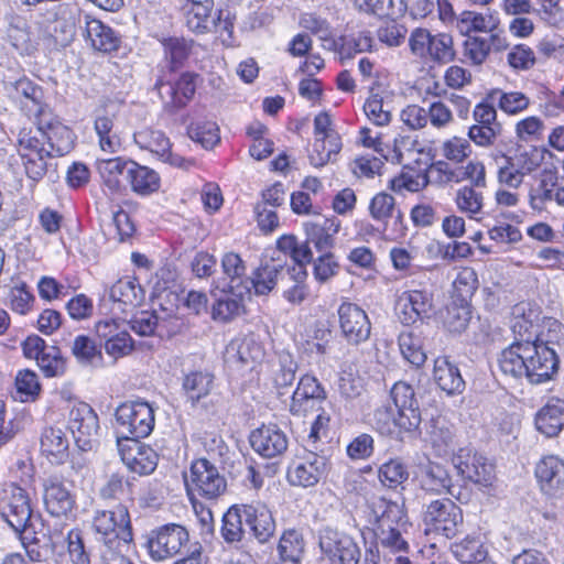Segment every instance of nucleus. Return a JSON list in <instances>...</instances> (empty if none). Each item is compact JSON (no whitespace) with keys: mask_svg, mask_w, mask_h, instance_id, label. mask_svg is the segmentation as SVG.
Returning a JSON list of instances; mask_svg holds the SVG:
<instances>
[{"mask_svg":"<svg viewBox=\"0 0 564 564\" xmlns=\"http://www.w3.org/2000/svg\"><path fill=\"white\" fill-rule=\"evenodd\" d=\"M332 120L327 112L318 113L314 119V134L315 138H328L329 152H339L341 149L340 137L330 128Z\"/></svg>","mask_w":564,"mask_h":564,"instance_id":"nucleus-63","label":"nucleus"},{"mask_svg":"<svg viewBox=\"0 0 564 564\" xmlns=\"http://www.w3.org/2000/svg\"><path fill=\"white\" fill-rule=\"evenodd\" d=\"M7 36L11 45L22 55H30L35 51L29 28L23 19H15L8 28Z\"/></svg>","mask_w":564,"mask_h":564,"instance_id":"nucleus-46","label":"nucleus"},{"mask_svg":"<svg viewBox=\"0 0 564 564\" xmlns=\"http://www.w3.org/2000/svg\"><path fill=\"white\" fill-rule=\"evenodd\" d=\"M371 524L379 544L392 552H405L409 547V522L403 506L384 498L375 499L371 505Z\"/></svg>","mask_w":564,"mask_h":564,"instance_id":"nucleus-1","label":"nucleus"},{"mask_svg":"<svg viewBox=\"0 0 564 564\" xmlns=\"http://www.w3.org/2000/svg\"><path fill=\"white\" fill-rule=\"evenodd\" d=\"M134 448L122 453V460L127 467L139 475H149L155 470L158 454L149 446L140 445L138 441L132 442Z\"/></svg>","mask_w":564,"mask_h":564,"instance_id":"nucleus-35","label":"nucleus"},{"mask_svg":"<svg viewBox=\"0 0 564 564\" xmlns=\"http://www.w3.org/2000/svg\"><path fill=\"white\" fill-rule=\"evenodd\" d=\"M328 459L324 455L307 452L289 467L288 479L293 486L313 487L326 475Z\"/></svg>","mask_w":564,"mask_h":564,"instance_id":"nucleus-15","label":"nucleus"},{"mask_svg":"<svg viewBox=\"0 0 564 564\" xmlns=\"http://www.w3.org/2000/svg\"><path fill=\"white\" fill-rule=\"evenodd\" d=\"M534 476L541 492L560 498L564 492V460L557 455H545L534 467Z\"/></svg>","mask_w":564,"mask_h":564,"instance_id":"nucleus-18","label":"nucleus"},{"mask_svg":"<svg viewBox=\"0 0 564 564\" xmlns=\"http://www.w3.org/2000/svg\"><path fill=\"white\" fill-rule=\"evenodd\" d=\"M341 335L350 345H359L369 339L371 323L367 313L355 303L344 302L338 307Z\"/></svg>","mask_w":564,"mask_h":564,"instance_id":"nucleus-14","label":"nucleus"},{"mask_svg":"<svg viewBox=\"0 0 564 564\" xmlns=\"http://www.w3.org/2000/svg\"><path fill=\"white\" fill-rule=\"evenodd\" d=\"M263 355V348L253 335H241L226 346L224 361L228 369L246 372L251 371L262 360Z\"/></svg>","mask_w":564,"mask_h":564,"instance_id":"nucleus-8","label":"nucleus"},{"mask_svg":"<svg viewBox=\"0 0 564 564\" xmlns=\"http://www.w3.org/2000/svg\"><path fill=\"white\" fill-rule=\"evenodd\" d=\"M186 26L196 34H204L212 30L215 20L212 18L213 9L199 7H183Z\"/></svg>","mask_w":564,"mask_h":564,"instance_id":"nucleus-49","label":"nucleus"},{"mask_svg":"<svg viewBox=\"0 0 564 564\" xmlns=\"http://www.w3.org/2000/svg\"><path fill=\"white\" fill-rule=\"evenodd\" d=\"M36 361L46 377H58L66 370V360L56 346L48 347Z\"/></svg>","mask_w":564,"mask_h":564,"instance_id":"nucleus-60","label":"nucleus"},{"mask_svg":"<svg viewBox=\"0 0 564 564\" xmlns=\"http://www.w3.org/2000/svg\"><path fill=\"white\" fill-rule=\"evenodd\" d=\"M133 139L141 149L150 151L172 166L188 170L194 164L192 160L172 153L170 139L160 130L145 128L135 132Z\"/></svg>","mask_w":564,"mask_h":564,"instance_id":"nucleus-17","label":"nucleus"},{"mask_svg":"<svg viewBox=\"0 0 564 564\" xmlns=\"http://www.w3.org/2000/svg\"><path fill=\"white\" fill-rule=\"evenodd\" d=\"M37 131L43 140L41 142L46 147L47 152H53L54 158L67 154L74 147L75 135L73 131L59 120H57L51 110L44 111L36 118Z\"/></svg>","mask_w":564,"mask_h":564,"instance_id":"nucleus-11","label":"nucleus"},{"mask_svg":"<svg viewBox=\"0 0 564 564\" xmlns=\"http://www.w3.org/2000/svg\"><path fill=\"white\" fill-rule=\"evenodd\" d=\"M184 482L188 496H198L208 500L217 499L227 489L226 478L206 458L192 462L188 473H184Z\"/></svg>","mask_w":564,"mask_h":564,"instance_id":"nucleus-5","label":"nucleus"},{"mask_svg":"<svg viewBox=\"0 0 564 564\" xmlns=\"http://www.w3.org/2000/svg\"><path fill=\"white\" fill-rule=\"evenodd\" d=\"M536 430L547 437H554L564 429V400L553 398L542 406L534 419Z\"/></svg>","mask_w":564,"mask_h":564,"instance_id":"nucleus-27","label":"nucleus"},{"mask_svg":"<svg viewBox=\"0 0 564 564\" xmlns=\"http://www.w3.org/2000/svg\"><path fill=\"white\" fill-rule=\"evenodd\" d=\"M496 41H499L496 34L488 36L466 35L463 43V55L471 65H481L490 53L491 44H495Z\"/></svg>","mask_w":564,"mask_h":564,"instance_id":"nucleus-40","label":"nucleus"},{"mask_svg":"<svg viewBox=\"0 0 564 564\" xmlns=\"http://www.w3.org/2000/svg\"><path fill=\"white\" fill-rule=\"evenodd\" d=\"M505 162L511 166V170L519 172L522 176H525L540 166L541 159L536 150L518 151L511 156H506Z\"/></svg>","mask_w":564,"mask_h":564,"instance_id":"nucleus-61","label":"nucleus"},{"mask_svg":"<svg viewBox=\"0 0 564 564\" xmlns=\"http://www.w3.org/2000/svg\"><path fill=\"white\" fill-rule=\"evenodd\" d=\"M12 96L18 99L22 108L26 111L29 117L35 119L50 110L46 105L42 104L43 91L42 88L35 85L30 79L23 77L12 84Z\"/></svg>","mask_w":564,"mask_h":564,"instance_id":"nucleus-26","label":"nucleus"},{"mask_svg":"<svg viewBox=\"0 0 564 564\" xmlns=\"http://www.w3.org/2000/svg\"><path fill=\"white\" fill-rule=\"evenodd\" d=\"M44 505L53 517H67L75 508V497L56 479H48L44 486Z\"/></svg>","mask_w":564,"mask_h":564,"instance_id":"nucleus-23","label":"nucleus"},{"mask_svg":"<svg viewBox=\"0 0 564 564\" xmlns=\"http://www.w3.org/2000/svg\"><path fill=\"white\" fill-rule=\"evenodd\" d=\"M188 541L189 535L184 527L169 523L150 532L147 547L152 560L164 561L180 553Z\"/></svg>","mask_w":564,"mask_h":564,"instance_id":"nucleus-7","label":"nucleus"},{"mask_svg":"<svg viewBox=\"0 0 564 564\" xmlns=\"http://www.w3.org/2000/svg\"><path fill=\"white\" fill-rule=\"evenodd\" d=\"M453 465L464 479L482 487L490 486L495 478L494 465L478 453L459 449L453 457Z\"/></svg>","mask_w":564,"mask_h":564,"instance_id":"nucleus-16","label":"nucleus"},{"mask_svg":"<svg viewBox=\"0 0 564 564\" xmlns=\"http://www.w3.org/2000/svg\"><path fill=\"white\" fill-rule=\"evenodd\" d=\"M433 311V294L426 290H409L403 292L397 302V314L404 325L430 317Z\"/></svg>","mask_w":564,"mask_h":564,"instance_id":"nucleus-19","label":"nucleus"},{"mask_svg":"<svg viewBox=\"0 0 564 564\" xmlns=\"http://www.w3.org/2000/svg\"><path fill=\"white\" fill-rule=\"evenodd\" d=\"M424 522L445 538H454L463 525L462 509L448 498L431 501L424 511Z\"/></svg>","mask_w":564,"mask_h":564,"instance_id":"nucleus-9","label":"nucleus"},{"mask_svg":"<svg viewBox=\"0 0 564 564\" xmlns=\"http://www.w3.org/2000/svg\"><path fill=\"white\" fill-rule=\"evenodd\" d=\"M470 318L471 312L468 305L452 303L446 307L444 325L448 332L462 334L467 329Z\"/></svg>","mask_w":564,"mask_h":564,"instance_id":"nucleus-51","label":"nucleus"},{"mask_svg":"<svg viewBox=\"0 0 564 564\" xmlns=\"http://www.w3.org/2000/svg\"><path fill=\"white\" fill-rule=\"evenodd\" d=\"M69 442L59 427H46L41 435V451L53 464H62L68 457Z\"/></svg>","mask_w":564,"mask_h":564,"instance_id":"nucleus-33","label":"nucleus"},{"mask_svg":"<svg viewBox=\"0 0 564 564\" xmlns=\"http://www.w3.org/2000/svg\"><path fill=\"white\" fill-rule=\"evenodd\" d=\"M96 540L107 546H129L133 541L130 514L123 505L111 510H95L90 521Z\"/></svg>","mask_w":564,"mask_h":564,"instance_id":"nucleus-2","label":"nucleus"},{"mask_svg":"<svg viewBox=\"0 0 564 564\" xmlns=\"http://www.w3.org/2000/svg\"><path fill=\"white\" fill-rule=\"evenodd\" d=\"M525 343H514L503 349L498 358V366L505 376L514 379L527 378L528 367Z\"/></svg>","mask_w":564,"mask_h":564,"instance_id":"nucleus-32","label":"nucleus"},{"mask_svg":"<svg viewBox=\"0 0 564 564\" xmlns=\"http://www.w3.org/2000/svg\"><path fill=\"white\" fill-rule=\"evenodd\" d=\"M68 429L77 447L84 452L90 451L97 442L98 416L89 404L80 402L69 412Z\"/></svg>","mask_w":564,"mask_h":564,"instance_id":"nucleus-12","label":"nucleus"},{"mask_svg":"<svg viewBox=\"0 0 564 564\" xmlns=\"http://www.w3.org/2000/svg\"><path fill=\"white\" fill-rule=\"evenodd\" d=\"M457 28L462 34L470 35V32L489 33L495 28L491 17H485L481 13L464 11L457 21Z\"/></svg>","mask_w":564,"mask_h":564,"instance_id":"nucleus-54","label":"nucleus"},{"mask_svg":"<svg viewBox=\"0 0 564 564\" xmlns=\"http://www.w3.org/2000/svg\"><path fill=\"white\" fill-rule=\"evenodd\" d=\"M247 528L259 543H267L275 532V521L271 511L262 505H247Z\"/></svg>","mask_w":564,"mask_h":564,"instance_id":"nucleus-29","label":"nucleus"},{"mask_svg":"<svg viewBox=\"0 0 564 564\" xmlns=\"http://www.w3.org/2000/svg\"><path fill=\"white\" fill-rule=\"evenodd\" d=\"M118 446L121 440L135 442L148 437L154 429V409L145 401H131L120 404L116 410Z\"/></svg>","mask_w":564,"mask_h":564,"instance_id":"nucleus-3","label":"nucleus"},{"mask_svg":"<svg viewBox=\"0 0 564 564\" xmlns=\"http://www.w3.org/2000/svg\"><path fill=\"white\" fill-rule=\"evenodd\" d=\"M133 161H126L122 158L102 159L97 162V170L104 184L112 192L120 191L121 177L128 180V171Z\"/></svg>","mask_w":564,"mask_h":564,"instance_id":"nucleus-36","label":"nucleus"},{"mask_svg":"<svg viewBox=\"0 0 564 564\" xmlns=\"http://www.w3.org/2000/svg\"><path fill=\"white\" fill-rule=\"evenodd\" d=\"M340 59H350L358 53L371 52L375 45L369 32L340 36Z\"/></svg>","mask_w":564,"mask_h":564,"instance_id":"nucleus-47","label":"nucleus"},{"mask_svg":"<svg viewBox=\"0 0 564 564\" xmlns=\"http://www.w3.org/2000/svg\"><path fill=\"white\" fill-rule=\"evenodd\" d=\"M496 95H499L498 105L500 109L510 115L527 109L530 104L529 98L520 91L501 93L495 90L488 96V99L495 100Z\"/></svg>","mask_w":564,"mask_h":564,"instance_id":"nucleus-62","label":"nucleus"},{"mask_svg":"<svg viewBox=\"0 0 564 564\" xmlns=\"http://www.w3.org/2000/svg\"><path fill=\"white\" fill-rule=\"evenodd\" d=\"M109 297L123 306H138L144 299V291L134 278L118 280L109 289Z\"/></svg>","mask_w":564,"mask_h":564,"instance_id":"nucleus-38","label":"nucleus"},{"mask_svg":"<svg viewBox=\"0 0 564 564\" xmlns=\"http://www.w3.org/2000/svg\"><path fill=\"white\" fill-rule=\"evenodd\" d=\"M251 447L265 458L281 456L289 446L285 432L275 424L262 425L250 435Z\"/></svg>","mask_w":564,"mask_h":564,"instance_id":"nucleus-20","label":"nucleus"},{"mask_svg":"<svg viewBox=\"0 0 564 564\" xmlns=\"http://www.w3.org/2000/svg\"><path fill=\"white\" fill-rule=\"evenodd\" d=\"M395 212L398 217H400L401 213L395 208V199L388 193H378L370 200L369 213L377 221L387 224L388 219L392 218Z\"/></svg>","mask_w":564,"mask_h":564,"instance_id":"nucleus-53","label":"nucleus"},{"mask_svg":"<svg viewBox=\"0 0 564 564\" xmlns=\"http://www.w3.org/2000/svg\"><path fill=\"white\" fill-rule=\"evenodd\" d=\"M433 378L436 384L447 394H459L465 389V381L456 365L447 356L434 360Z\"/></svg>","mask_w":564,"mask_h":564,"instance_id":"nucleus-30","label":"nucleus"},{"mask_svg":"<svg viewBox=\"0 0 564 564\" xmlns=\"http://www.w3.org/2000/svg\"><path fill=\"white\" fill-rule=\"evenodd\" d=\"M85 23L86 36L96 51L110 53L119 47L120 39L110 26L88 15L85 17Z\"/></svg>","mask_w":564,"mask_h":564,"instance_id":"nucleus-31","label":"nucleus"},{"mask_svg":"<svg viewBox=\"0 0 564 564\" xmlns=\"http://www.w3.org/2000/svg\"><path fill=\"white\" fill-rule=\"evenodd\" d=\"M215 382V376L208 370H191L184 375L182 380V391L186 401L192 406L210 394Z\"/></svg>","mask_w":564,"mask_h":564,"instance_id":"nucleus-28","label":"nucleus"},{"mask_svg":"<svg viewBox=\"0 0 564 564\" xmlns=\"http://www.w3.org/2000/svg\"><path fill=\"white\" fill-rule=\"evenodd\" d=\"M355 6L359 11L379 18L394 19L404 11L402 0H355Z\"/></svg>","mask_w":564,"mask_h":564,"instance_id":"nucleus-43","label":"nucleus"},{"mask_svg":"<svg viewBox=\"0 0 564 564\" xmlns=\"http://www.w3.org/2000/svg\"><path fill=\"white\" fill-rule=\"evenodd\" d=\"M276 551L282 564H301L305 553L303 534L295 529L285 530L279 540Z\"/></svg>","mask_w":564,"mask_h":564,"instance_id":"nucleus-34","label":"nucleus"},{"mask_svg":"<svg viewBox=\"0 0 564 564\" xmlns=\"http://www.w3.org/2000/svg\"><path fill=\"white\" fill-rule=\"evenodd\" d=\"M292 267L280 260L271 259L262 262L252 273L251 283L258 295H268L280 280L291 274Z\"/></svg>","mask_w":564,"mask_h":564,"instance_id":"nucleus-22","label":"nucleus"},{"mask_svg":"<svg viewBox=\"0 0 564 564\" xmlns=\"http://www.w3.org/2000/svg\"><path fill=\"white\" fill-rule=\"evenodd\" d=\"M478 187L463 186L456 192L455 203L457 208L470 217L481 212L484 204L482 193Z\"/></svg>","mask_w":564,"mask_h":564,"instance_id":"nucleus-52","label":"nucleus"},{"mask_svg":"<svg viewBox=\"0 0 564 564\" xmlns=\"http://www.w3.org/2000/svg\"><path fill=\"white\" fill-rule=\"evenodd\" d=\"M0 516L19 534L33 528L30 499L23 488L10 484L0 491Z\"/></svg>","mask_w":564,"mask_h":564,"instance_id":"nucleus-6","label":"nucleus"},{"mask_svg":"<svg viewBox=\"0 0 564 564\" xmlns=\"http://www.w3.org/2000/svg\"><path fill=\"white\" fill-rule=\"evenodd\" d=\"M527 379L530 383L539 384L552 379L558 369V358L553 348L545 343H525Z\"/></svg>","mask_w":564,"mask_h":564,"instance_id":"nucleus-13","label":"nucleus"},{"mask_svg":"<svg viewBox=\"0 0 564 564\" xmlns=\"http://www.w3.org/2000/svg\"><path fill=\"white\" fill-rule=\"evenodd\" d=\"M455 58L453 37L447 33L431 36L427 59L437 63H449Z\"/></svg>","mask_w":564,"mask_h":564,"instance_id":"nucleus-50","label":"nucleus"},{"mask_svg":"<svg viewBox=\"0 0 564 564\" xmlns=\"http://www.w3.org/2000/svg\"><path fill=\"white\" fill-rule=\"evenodd\" d=\"M18 153L24 169L25 176L35 185L48 173L54 171L52 162L55 159L41 140L31 130L22 129L18 135Z\"/></svg>","mask_w":564,"mask_h":564,"instance_id":"nucleus-4","label":"nucleus"},{"mask_svg":"<svg viewBox=\"0 0 564 564\" xmlns=\"http://www.w3.org/2000/svg\"><path fill=\"white\" fill-rule=\"evenodd\" d=\"M378 477L383 486L395 488L408 479L409 473L402 462L390 459L380 466Z\"/></svg>","mask_w":564,"mask_h":564,"instance_id":"nucleus-58","label":"nucleus"},{"mask_svg":"<svg viewBox=\"0 0 564 564\" xmlns=\"http://www.w3.org/2000/svg\"><path fill=\"white\" fill-rule=\"evenodd\" d=\"M247 505L230 507L223 517L221 536L227 543L240 542L246 533Z\"/></svg>","mask_w":564,"mask_h":564,"instance_id":"nucleus-39","label":"nucleus"},{"mask_svg":"<svg viewBox=\"0 0 564 564\" xmlns=\"http://www.w3.org/2000/svg\"><path fill=\"white\" fill-rule=\"evenodd\" d=\"M72 354L84 366L98 367L102 364V352L95 340L86 335L75 337Z\"/></svg>","mask_w":564,"mask_h":564,"instance_id":"nucleus-42","label":"nucleus"},{"mask_svg":"<svg viewBox=\"0 0 564 564\" xmlns=\"http://www.w3.org/2000/svg\"><path fill=\"white\" fill-rule=\"evenodd\" d=\"M373 429L383 436L402 440L404 434L414 433L419 426H408L403 414L390 404L378 406L372 416Z\"/></svg>","mask_w":564,"mask_h":564,"instance_id":"nucleus-21","label":"nucleus"},{"mask_svg":"<svg viewBox=\"0 0 564 564\" xmlns=\"http://www.w3.org/2000/svg\"><path fill=\"white\" fill-rule=\"evenodd\" d=\"M221 268L224 274L229 279V289L234 292L242 283L246 276V265L238 253L227 252L221 259Z\"/></svg>","mask_w":564,"mask_h":564,"instance_id":"nucleus-59","label":"nucleus"},{"mask_svg":"<svg viewBox=\"0 0 564 564\" xmlns=\"http://www.w3.org/2000/svg\"><path fill=\"white\" fill-rule=\"evenodd\" d=\"M187 133L193 141L200 143L205 149L219 142L218 128L215 123H192Z\"/></svg>","mask_w":564,"mask_h":564,"instance_id":"nucleus-64","label":"nucleus"},{"mask_svg":"<svg viewBox=\"0 0 564 564\" xmlns=\"http://www.w3.org/2000/svg\"><path fill=\"white\" fill-rule=\"evenodd\" d=\"M129 167L128 182L134 193L145 196L160 188L161 180L158 172L134 161Z\"/></svg>","mask_w":564,"mask_h":564,"instance_id":"nucleus-37","label":"nucleus"},{"mask_svg":"<svg viewBox=\"0 0 564 564\" xmlns=\"http://www.w3.org/2000/svg\"><path fill=\"white\" fill-rule=\"evenodd\" d=\"M427 435L431 444L438 453H445L454 442L452 427L442 419L431 421Z\"/></svg>","mask_w":564,"mask_h":564,"instance_id":"nucleus-55","label":"nucleus"},{"mask_svg":"<svg viewBox=\"0 0 564 564\" xmlns=\"http://www.w3.org/2000/svg\"><path fill=\"white\" fill-rule=\"evenodd\" d=\"M419 480L425 491L455 496L452 477L447 468L440 463L427 462L421 465Z\"/></svg>","mask_w":564,"mask_h":564,"instance_id":"nucleus-25","label":"nucleus"},{"mask_svg":"<svg viewBox=\"0 0 564 564\" xmlns=\"http://www.w3.org/2000/svg\"><path fill=\"white\" fill-rule=\"evenodd\" d=\"M402 356L410 364L420 367L426 360V355L422 347L421 337L413 330L402 332L398 338Z\"/></svg>","mask_w":564,"mask_h":564,"instance_id":"nucleus-45","label":"nucleus"},{"mask_svg":"<svg viewBox=\"0 0 564 564\" xmlns=\"http://www.w3.org/2000/svg\"><path fill=\"white\" fill-rule=\"evenodd\" d=\"M115 113L104 111L95 118V130L99 137V145L104 152L116 153L121 148L120 138L113 131Z\"/></svg>","mask_w":564,"mask_h":564,"instance_id":"nucleus-41","label":"nucleus"},{"mask_svg":"<svg viewBox=\"0 0 564 564\" xmlns=\"http://www.w3.org/2000/svg\"><path fill=\"white\" fill-rule=\"evenodd\" d=\"M452 553L459 562L466 564H480L487 558V550L474 538H466L453 544Z\"/></svg>","mask_w":564,"mask_h":564,"instance_id":"nucleus-44","label":"nucleus"},{"mask_svg":"<svg viewBox=\"0 0 564 564\" xmlns=\"http://www.w3.org/2000/svg\"><path fill=\"white\" fill-rule=\"evenodd\" d=\"M163 47L165 58L170 62L171 68L176 69L188 57L192 42L183 37H170L163 41Z\"/></svg>","mask_w":564,"mask_h":564,"instance_id":"nucleus-56","label":"nucleus"},{"mask_svg":"<svg viewBox=\"0 0 564 564\" xmlns=\"http://www.w3.org/2000/svg\"><path fill=\"white\" fill-rule=\"evenodd\" d=\"M15 392L21 402L34 401L41 392L37 375L29 369L20 370L15 377Z\"/></svg>","mask_w":564,"mask_h":564,"instance_id":"nucleus-48","label":"nucleus"},{"mask_svg":"<svg viewBox=\"0 0 564 564\" xmlns=\"http://www.w3.org/2000/svg\"><path fill=\"white\" fill-rule=\"evenodd\" d=\"M390 395L393 402L392 406L397 412L403 414L408 426H420L421 412L414 389L406 382L399 381L393 384Z\"/></svg>","mask_w":564,"mask_h":564,"instance_id":"nucleus-24","label":"nucleus"},{"mask_svg":"<svg viewBox=\"0 0 564 564\" xmlns=\"http://www.w3.org/2000/svg\"><path fill=\"white\" fill-rule=\"evenodd\" d=\"M318 545L323 554L340 564H358L360 561L361 552L355 540L330 527L319 530Z\"/></svg>","mask_w":564,"mask_h":564,"instance_id":"nucleus-10","label":"nucleus"},{"mask_svg":"<svg viewBox=\"0 0 564 564\" xmlns=\"http://www.w3.org/2000/svg\"><path fill=\"white\" fill-rule=\"evenodd\" d=\"M306 276L307 272L305 269L302 267H292L291 274L288 275V278L293 280L294 284L283 293L284 299L289 303L300 305L306 300L308 296V289L304 283Z\"/></svg>","mask_w":564,"mask_h":564,"instance_id":"nucleus-57","label":"nucleus"}]
</instances>
